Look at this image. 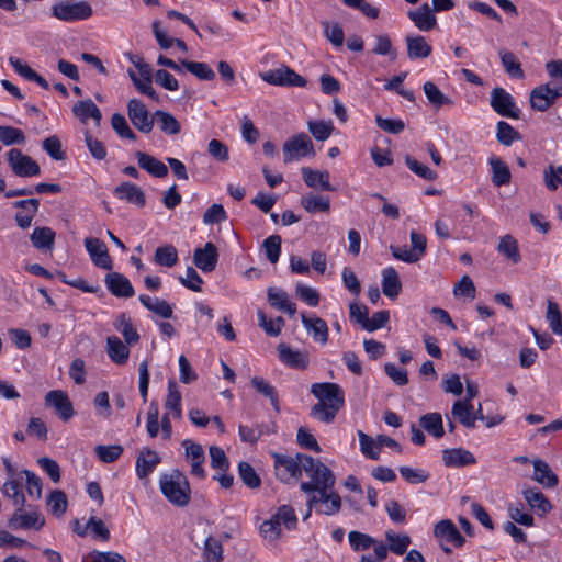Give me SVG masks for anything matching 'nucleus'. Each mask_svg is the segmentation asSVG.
<instances>
[{"label": "nucleus", "instance_id": "15", "mask_svg": "<svg viewBox=\"0 0 562 562\" xmlns=\"http://www.w3.org/2000/svg\"><path fill=\"white\" fill-rule=\"evenodd\" d=\"M182 446L186 449L187 459L191 461V474L203 480L205 477L203 468L205 456L202 446L189 439H186Z\"/></svg>", "mask_w": 562, "mask_h": 562}, {"label": "nucleus", "instance_id": "6", "mask_svg": "<svg viewBox=\"0 0 562 562\" xmlns=\"http://www.w3.org/2000/svg\"><path fill=\"white\" fill-rule=\"evenodd\" d=\"M262 79L273 86L305 87L307 81L288 66L270 70L262 75Z\"/></svg>", "mask_w": 562, "mask_h": 562}, {"label": "nucleus", "instance_id": "25", "mask_svg": "<svg viewBox=\"0 0 562 562\" xmlns=\"http://www.w3.org/2000/svg\"><path fill=\"white\" fill-rule=\"evenodd\" d=\"M114 194L120 200H125L138 207H143L146 203L145 193L134 183L123 182L114 189Z\"/></svg>", "mask_w": 562, "mask_h": 562}, {"label": "nucleus", "instance_id": "49", "mask_svg": "<svg viewBox=\"0 0 562 562\" xmlns=\"http://www.w3.org/2000/svg\"><path fill=\"white\" fill-rule=\"evenodd\" d=\"M181 65L192 75H194L200 80H213L215 78V72L213 69L206 64L201 61H190V60H181Z\"/></svg>", "mask_w": 562, "mask_h": 562}, {"label": "nucleus", "instance_id": "14", "mask_svg": "<svg viewBox=\"0 0 562 562\" xmlns=\"http://www.w3.org/2000/svg\"><path fill=\"white\" fill-rule=\"evenodd\" d=\"M85 247H86V250L88 251L92 262L97 267L105 269V270L112 269V267H113L112 259L109 255L105 244L102 240H100L98 238H92V237L86 238Z\"/></svg>", "mask_w": 562, "mask_h": 562}, {"label": "nucleus", "instance_id": "27", "mask_svg": "<svg viewBox=\"0 0 562 562\" xmlns=\"http://www.w3.org/2000/svg\"><path fill=\"white\" fill-rule=\"evenodd\" d=\"M268 302L269 304L282 312H285L290 315H294L296 313L295 303L290 301L288 293L279 288H269L267 291Z\"/></svg>", "mask_w": 562, "mask_h": 562}, {"label": "nucleus", "instance_id": "2", "mask_svg": "<svg viewBox=\"0 0 562 562\" xmlns=\"http://www.w3.org/2000/svg\"><path fill=\"white\" fill-rule=\"evenodd\" d=\"M299 461H301V471L304 470L310 482L301 483V490L304 493H315L317 487H334L335 475L331 470L319 460H316L307 454L297 453Z\"/></svg>", "mask_w": 562, "mask_h": 562}, {"label": "nucleus", "instance_id": "56", "mask_svg": "<svg viewBox=\"0 0 562 562\" xmlns=\"http://www.w3.org/2000/svg\"><path fill=\"white\" fill-rule=\"evenodd\" d=\"M251 385L257 390V392L269 397L271 401V405L274 407L276 411H279L278 393L277 390L270 383L265 381L262 378L254 376L251 379Z\"/></svg>", "mask_w": 562, "mask_h": 562}, {"label": "nucleus", "instance_id": "10", "mask_svg": "<svg viewBox=\"0 0 562 562\" xmlns=\"http://www.w3.org/2000/svg\"><path fill=\"white\" fill-rule=\"evenodd\" d=\"M127 114L132 124L142 133H149L154 126V115L150 116L146 105L138 99H131L127 103Z\"/></svg>", "mask_w": 562, "mask_h": 562}, {"label": "nucleus", "instance_id": "29", "mask_svg": "<svg viewBox=\"0 0 562 562\" xmlns=\"http://www.w3.org/2000/svg\"><path fill=\"white\" fill-rule=\"evenodd\" d=\"M407 56L409 59L427 58L431 55L432 48L422 35L406 36Z\"/></svg>", "mask_w": 562, "mask_h": 562}, {"label": "nucleus", "instance_id": "50", "mask_svg": "<svg viewBox=\"0 0 562 562\" xmlns=\"http://www.w3.org/2000/svg\"><path fill=\"white\" fill-rule=\"evenodd\" d=\"M340 408L342 407L335 406L333 404L325 405L317 403L311 408V416L323 423L329 424L335 419Z\"/></svg>", "mask_w": 562, "mask_h": 562}, {"label": "nucleus", "instance_id": "8", "mask_svg": "<svg viewBox=\"0 0 562 562\" xmlns=\"http://www.w3.org/2000/svg\"><path fill=\"white\" fill-rule=\"evenodd\" d=\"M311 393L318 400L319 404H333L341 407L345 405L344 391L336 383H314L311 386Z\"/></svg>", "mask_w": 562, "mask_h": 562}, {"label": "nucleus", "instance_id": "42", "mask_svg": "<svg viewBox=\"0 0 562 562\" xmlns=\"http://www.w3.org/2000/svg\"><path fill=\"white\" fill-rule=\"evenodd\" d=\"M488 162L492 167V181L496 187L508 184L510 171L507 165L498 157H491Z\"/></svg>", "mask_w": 562, "mask_h": 562}, {"label": "nucleus", "instance_id": "40", "mask_svg": "<svg viewBox=\"0 0 562 562\" xmlns=\"http://www.w3.org/2000/svg\"><path fill=\"white\" fill-rule=\"evenodd\" d=\"M497 251L514 263L521 260L518 243L512 235H505L499 238Z\"/></svg>", "mask_w": 562, "mask_h": 562}, {"label": "nucleus", "instance_id": "52", "mask_svg": "<svg viewBox=\"0 0 562 562\" xmlns=\"http://www.w3.org/2000/svg\"><path fill=\"white\" fill-rule=\"evenodd\" d=\"M333 487H317L315 493H306L308 495L307 498V513L304 516V519H307L311 515L312 507H317L326 501H329L330 495H338L337 493L331 492Z\"/></svg>", "mask_w": 562, "mask_h": 562}, {"label": "nucleus", "instance_id": "57", "mask_svg": "<svg viewBox=\"0 0 562 562\" xmlns=\"http://www.w3.org/2000/svg\"><path fill=\"white\" fill-rule=\"evenodd\" d=\"M307 127L313 137L317 140H326L334 131L331 121H310Z\"/></svg>", "mask_w": 562, "mask_h": 562}, {"label": "nucleus", "instance_id": "39", "mask_svg": "<svg viewBox=\"0 0 562 562\" xmlns=\"http://www.w3.org/2000/svg\"><path fill=\"white\" fill-rule=\"evenodd\" d=\"M535 475L533 479L547 486L554 487L558 484V476L551 471L550 467L542 460L537 459L533 461Z\"/></svg>", "mask_w": 562, "mask_h": 562}, {"label": "nucleus", "instance_id": "46", "mask_svg": "<svg viewBox=\"0 0 562 562\" xmlns=\"http://www.w3.org/2000/svg\"><path fill=\"white\" fill-rule=\"evenodd\" d=\"M154 261L161 267L171 268L178 262V250L172 245L158 247L154 255Z\"/></svg>", "mask_w": 562, "mask_h": 562}, {"label": "nucleus", "instance_id": "1", "mask_svg": "<svg viewBox=\"0 0 562 562\" xmlns=\"http://www.w3.org/2000/svg\"><path fill=\"white\" fill-rule=\"evenodd\" d=\"M162 495L177 507H184L191 501V488L186 475L178 469L162 473L159 479Z\"/></svg>", "mask_w": 562, "mask_h": 562}, {"label": "nucleus", "instance_id": "63", "mask_svg": "<svg viewBox=\"0 0 562 562\" xmlns=\"http://www.w3.org/2000/svg\"><path fill=\"white\" fill-rule=\"evenodd\" d=\"M204 555L207 562H221L223 560V546L213 538L209 537L204 544Z\"/></svg>", "mask_w": 562, "mask_h": 562}, {"label": "nucleus", "instance_id": "48", "mask_svg": "<svg viewBox=\"0 0 562 562\" xmlns=\"http://www.w3.org/2000/svg\"><path fill=\"white\" fill-rule=\"evenodd\" d=\"M423 89L426 98L435 108L453 104L452 100L446 97L434 82H425Z\"/></svg>", "mask_w": 562, "mask_h": 562}, {"label": "nucleus", "instance_id": "44", "mask_svg": "<svg viewBox=\"0 0 562 562\" xmlns=\"http://www.w3.org/2000/svg\"><path fill=\"white\" fill-rule=\"evenodd\" d=\"M420 426L435 438H441L445 434L442 417L439 413H428L419 418Z\"/></svg>", "mask_w": 562, "mask_h": 562}, {"label": "nucleus", "instance_id": "21", "mask_svg": "<svg viewBox=\"0 0 562 562\" xmlns=\"http://www.w3.org/2000/svg\"><path fill=\"white\" fill-rule=\"evenodd\" d=\"M442 461L446 467L462 468L474 464L476 459L469 450L462 448H453L442 451Z\"/></svg>", "mask_w": 562, "mask_h": 562}, {"label": "nucleus", "instance_id": "55", "mask_svg": "<svg viewBox=\"0 0 562 562\" xmlns=\"http://www.w3.org/2000/svg\"><path fill=\"white\" fill-rule=\"evenodd\" d=\"M0 142L5 146L24 144L25 135L20 128L0 125Z\"/></svg>", "mask_w": 562, "mask_h": 562}, {"label": "nucleus", "instance_id": "5", "mask_svg": "<svg viewBox=\"0 0 562 562\" xmlns=\"http://www.w3.org/2000/svg\"><path fill=\"white\" fill-rule=\"evenodd\" d=\"M8 162L12 171L19 177H33L41 173L40 165L18 148L8 151Z\"/></svg>", "mask_w": 562, "mask_h": 562}, {"label": "nucleus", "instance_id": "51", "mask_svg": "<svg viewBox=\"0 0 562 562\" xmlns=\"http://www.w3.org/2000/svg\"><path fill=\"white\" fill-rule=\"evenodd\" d=\"M47 506L53 515L57 517L61 516L68 506L65 492L60 490L53 491L47 498Z\"/></svg>", "mask_w": 562, "mask_h": 562}, {"label": "nucleus", "instance_id": "53", "mask_svg": "<svg viewBox=\"0 0 562 562\" xmlns=\"http://www.w3.org/2000/svg\"><path fill=\"white\" fill-rule=\"evenodd\" d=\"M259 326L263 328L267 335L277 337L281 333V328L284 326V319L278 316L276 319H268L266 314L259 310L257 313Z\"/></svg>", "mask_w": 562, "mask_h": 562}, {"label": "nucleus", "instance_id": "4", "mask_svg": "<svg viewBox=\"0 0 562 562\" xmlns=\"http://www.w3.org/2000/svg\"><path fill=\"white\" fill-rule=\"evenodd\" d=\"M52 13L58 20L71 22L87 20L92 15L93 11L91 5L86 1H60L53 5Z\"/></svg>", "mask_w": 562, "mask_h": 562}, {"label": "nucleus", "instance_id": "58", "mask_svg": "<svg viewBox=\"0 0 562 562\" xmlns=\"http://www.w3.org/2000/svg\"><path fill=\"white\" fill-rule=\"evenodd\" d=\"M546 318L555 334H562V315L559 305L552 301H547Z\"/></svg>", "mask_w": 562, "mask_h": 562}, {"label": "nucleus", "instance_id": "45", "mask_svg": "<svg viewBox=\"0 0 562 562\" xmlns=\"http://www.w3.org/2000/svg\"><path fill=\"white\" fill-rule=\"evenodd\" d=\"M499 58L502 61L503 67L505 68L506 72L513 77V78H524L525 74L521 68V64L517 59L514 53L501 49L498 52Z\"/></svg>", "mask_w": 562, "mask_h": 562}, {"label": "nucleus", "instance_id": "19", "mask_svg": "<svg viewBox=\"0 0 562 562\" xmlns=\"http://www.w3.org/2000/svg\"><path fill=\"white\" fill-rule=\"evenodd\" d=\"M434 536L440 540L452 543L454 547H462L465 542L464 537L457 529L450 519H442L435 525Z\"/></svg>", "mask_w": 562, "mask_h": 562}, {"label": "nucleus", "instance_id": "12", "mask_svg": "<svg viewBox=\"0 0 562 562\" xmlns=\"http://www.w3.org/2000/svg\"><path fill=\"white\" fill-rule=\"evenodd\" d=\"M44 524L45 518L38 510L24 512L23 507H16V510L9 520V526L12 529L40 530Z\"/></svg>", "mask_w": 562, "mask_h": 562}, {"label": "nucleus", "instance_id": "23", "mask_svg": "<svg viewBox=\"0 0 562 562\" xmlns=\"http://www.w3.org/2000/svg\"><path fill=\"white\" fill-rule=\"evenodd\" d=\"M408 18L414 22L415 26L420 31L428 32L437 24L436 15L428 3H424L416 10L408 11Z\"/></svg>", "mask_w": 562, "mask_h": 562}, {"label": "nucleus", "instance_id": "30", "mask_svg": "<svg viewBox=\"0 0 562 562\" xmlns=\"http://www.w3.org/2000/svg\"><path fill=\"white\" fill-rule=\"evenodd\" d=\"M382 291L391 300L396 299L402 291L400 276L393 267L382 271Z\"/></svg>", "mask_w": 562, "mask_h": 562}, {"label": "nucleus", "instance_id": "61", "mask_svg": "<svg viewBox=\"0 0 562 562\" xmlns=\"http://www.w3.org/2000/svg\"><path fill=\"white\" fill-rule=\"evenodd\" d=\"M350 547L355 551H364L375 544V539L367 533L360 531H350L348 533Z\"/></svg>", "mask_w": 562, "mask_h": 562}, {"label": "nucleus", "instance_id": "38", "mask_svg": "<svg viewBox=\"0 0 562 562\" xmlns=\"http://www.w3.org/2000/svg\"><path fill=\"white\" fill-rule=\"evenodd\" d=\"M22 481L23 476L19 474L18 479H8V481L3 484L2 491L4 495L12 499L15 507H24L25 505V496L21 488Z\"/></svg>", "mask_w": 562, "mask_h": 562}, {"label": "nucleus", "instance_id": "64", "mask_svg": "<svg viewBox=\"0 0 562 562\" xmlns=\"http://www.w3.org/2000/svg\"><path fill=\"white\" fill-rule=\"evenodd\" d=\"M111 125H112L113 130L119 134L120 137L127 138L131 140L136 139L135 133L131 130V127L127 124L126 119L122 114H120V113L113 114L112 119H111Z\"/></svg>", "mask_w": 562, "mask_h": 562}, {"label": "nucleus", "instance_id": "13", "mask_svg": "<svg viewBox=\"0 0 562 562\" xmlns=\"http://www.w3.org/2000/svg\"><path fill=\"white\" fill-rule=\"evenodd\" d=\"M45 404L46 406L54 407L56 414L63 422H68L75 415L72 403L65 391H49L45 395Z\"/></svg>", "mask_w": 562, "mask_h": 562}, {"label": "nucleus", "instance_id": "24", "mask_svg": "<svg viewBox=\"0 0 562 562\" xmlns=\"http://www.w3.org/2000/svg\"><path fill=\"white\" fill-rule=\"evenodd\" d=\"M303 180L310 188L321 189L324 191H334L335 188L330 184V175L327 170H313L310 167H303L301 169Z\"/></svg>", "mask_w": 562, "mask_h": 562}, {"label": "nucleus", "instance_id": "36", "mask_svg": "<svg viewBox=\"0 0 562 562\" xmlns=\"http://www.w3.org/2000/svg\"><path fill=\"white\" fill-rule=\"evenodd\" d=\"M154 119L160 131L166 135H177L181 132V124L179 121L167 111L157 110L154 113Z\"/></svg>", "mask_w": 562, "mask_h": 562}, {"label": "nucleus", "instance_id": "60", "mask_svg": "<svg viewBox=\"0 0 562 562\" xmlns=\"http://www.w3.org/2000/svg\"><path fill=\"white\" fill-rule=\"evenodd\" d=\"M405 162L411 171L425 180L434 181L438 177L436 171L431 170L428 166L423 165L411 156L405 157Z\"/></svg>", "mask_w": 562, "mask_h": 562}, {"label": "nucleus", "instance_id": "7", "mask_svg": "<svg viewBox=\"0 0 562 562\" xmlns=\"http://www.w3.org/2000/svg\"><path fill=\"white\" fill-rule=\"evenodd\" d=\"M491 106L502 116L519 119L520 110L516 106L514 98L503 88L497 87L492 90Z\"/></svg>", "mask_w": 562, "mask_h": 562}, {"label": "nucleus", "instance_id": "16", "mask_svg": "<svg viewBox=\"0 0 562 562\" xmlns=\"http://www.w3.org/2000/svg\"><path fill=\"white\" fill-rule=\"evenodd\" d=\"M106 289L116 297H132L135 294L131 281L120 272H110L105 276Z\"/></svg>", "mask_w": 562, "mask_h": 562}, {"label": "nucleus", "instance_id": "32", "mask_svg": "<svg viewBox=\"0 0 562 562\" xmlns=\"http://www.w3.org/2000/svg\"><path fill=\"white\" fill-rule=\"evenodd\" d=\"M524 498L539 515H546L552 509L550 501L537 488H527L522 492Z\"/></svg>", "mask_w": 562, "mask_h": 562}, {"label": "nucleus", "instance_id": "18", "mask_svg": "<svg viewBox=\"0 0 562 562\" xmlns=\"http://www.w3.org/2000/svg\"><path fill=\"white\" fill-rule=\"evenodd\" d=\"M194 265L203 272H211L218 261L217 248L213 243H206L203 248H196L193 254Z\"/></svg>", "mask_w": 562, "mask_h": 562}, {"label": "nucleus", "instance_id": "43", "mask_svg": "<svg viewBox=\"0 0 562 562\" xmlns=\"http://www.w3.org/2000/svg\"><path fill=\"white\" fill-rule=\"evenodd\" d=\"M114 327L116 328L117 331L122 334L126 344L133 345L138 341L139 335L137 334L136 328L132 324L131 318L125 313L119 315L114 324Z\"/></svg>", "mask_w": 562, "mask_h": 562}, {"label": "nucleus", "instance_id": "17", "mask_svg": "<svg viewBox=\"0 0 562 562\" xmlns=\"http://www.w3.org/2000/svg\"><path fill=\"white\" fill-rule=\"evenodd\" d=\"M277 349L279 359L285 366L296 370H304L307 368L310 358L306 351L293 350L286 344H280Z\"/></svg>", "mask_w": 562, "mask_h": 562}, {"label": "nucleus", "instance_id": "54", "mask_svg": "<svg viewBox=\"0 0 562 562\" xmlns=\"http://www.w3.org/2000/svg\"><path fill=\"white\" fill-rule=\"evenodd\" d=\"M496 138L502 145L510 146L515 140H519L521 137L512 125L505 121H499L497 123Z\"/></svg>", "mask_w": 562, "mask_h": 562}, {"label": "nucleus", "instance_id": "28", "mask_svg": "<svg viewBox=\"0 0 562 562\" xmlns=\"http://www.w3.org/2000/svg\"><path fill=\"white\" fill-rule=\"evenodd\" d=\"M160 463V457L151 449H145L136 460V474L139 479L147 477Z\"/></svg>", "mask_w": 562, "mask_h": 562}, {"label": "nucleus", "instance_id": "62", "mask_svg": "<svg viewBox=\"0 0 562 562\" xmlns=\"http://www.w3.org/2000/svg\"><path fill=\"white\" fill-rule=\"evenodd\" d=\"M238 472L240 479L249 488H258L261 485L259 475L248 462H240L238 464Z\"/></svg>", "mask_w": 562, "mask_h": 562}, {"label": "nucleus", "instance_id": "31", "mask_svg": "<svg viewBox=\"0 0 562 562\" xmlns=\"http://www.w3.org/2000/svg\"><path fill=\"white\" fill-rule=\"evenodd\" d=\"M72 113L82 123H87L89 119H92L95 122V124L99 125L102 119L100 109L90 99L78 101L72 106Z\"/></svg>", "mask_w": 562, "mask_h": 562}, {"label": "nucleus", "instance_id": "11", "mask_svg": "<svg viewBox=\"0 0 562 562\" xmlns=\"http://www.w3.org/2000/svg\"><path fill=\"white\" fill-rule=\"evenodd\" d=\"M561 95L562 88L552 89L549 85H540L530 92V105L536 111L544 112Z\"/></svg>", "mask_w": 562, "mask_h": 562}, {"label": "nucleus", "instance_id": "34", "mask_svg": "<svg viewBox=\"0 0 562 562\" xmlns=\"http://www.w3.org/2000/svg\"><path fill=\"white\" fill-rule=\"evenodd\" d=\"M139 302L150 312L154 314L164 317V318H171L173 315V311L171 305L159 297H151L146 294L139 295Z\"/></svg>", "mask_w": 562, "mask_h": 562}, {"label": "nucleus", "instance_id": "3", "mask_svg": "<svg viewBox=\"0 0 562 562\" xmlns=\"http://www.w3.org/2000/svg\"><path fill=\"white\" fill-rule=\"evenodd\" d=\"M283 161L285 164L300 160L304 157H314L315 149L312 139L306 133H299L283 144Z\"/></svg>", "mask_w": 562, "mask_h": 562}, {"label": "nucleus", "instance_id": "41", "mask_svg": "<svg viewBox=\"0 0 562 562\" xmlns=\"http://www.w3.org/2000/svg\"><path fill=\"white\" fill-rule=\"evenodd\" d=\"M385 539L389 549L396 555H403L412 543V539L406 533H395L393 530L385 531Z\"/></svg>", "mask_w": 562, "mask_h": 562}, {"label": "nucleus", "instance_id": "37", "mask_svg": "<svg viewBox=\"0 0 562 562\" xmlns=\"http://www.w3.org/2000/svg\"><path fill=\"white\" fill-rule=\"evenodd\" d=\"M165 408L167 409L166 414H171L175 418L181 417V393L173 380L168 382V394L165 402Z\"/></svg>", "mask_w": 562, "mask_h": 562}, {"label": "nucleus", "instance_id": "22", "mask_svg": "<svg viewBox=\"0 0 562 562\" xmlns=\"http://www.w3.org/2000/svg\"><path fill=\"white\" fill-rule=\"evenodd\" d=\"M453 418L463 425L465 428H474L477 420V414L469 398L457 401L451 409Z\"/></svg>", "mask_w": 562, "mask_h": 562}, {"label": "nucleus", "instance_id": "47", "mask_svg": "<svg viewBox=\"0 0 562 562\" xmlns=\"http://www.w3.org/2000/svg\"><path fill=\"white\" fill-rule=\"evenodd\" d=\"M301 204L308 213L327 212L330 207L329 199L319 194H307L303 196Z\"/></svg>", "mask_w": 562, "mask_h": 562}, {"label": "nucleus", "instance_id": "35", "mask_svg": "<svg viewBox=\"0 0 562 562\" xmlns=\"http://www.w3.org/2000/svg\"><path fill=\"white\" fill-rule=\"evenodd\" d=\"M55 232L47 226L35 227L31 234L32 245L40 250H52L55 244Z\"/></svg>", "mask_w": 562, "mask_h": 562}, {"label": "nucleus", "instance_id": "33", "mask_svg": "<svg viewBox=\"0 0 562 562\" xmlns=\"http://www.w3.org/2000/svg\"><path fill=\"white\" fill-rule=\"evenodd\" d=\"M106 351L110 359L116 364H124L130 357V349L116 336L106 338Z\"/></svg>", "mask_w": 562, "mask_h": 562}, {"label": "nucleus", "instance_id": "59", "mask_svg": "<svg viewBox=\"0 0 562 562\" xmlns=\"http://www.w3.org/2000/svg\"><path fill=\"white\" fill-rule=\"evenodd\" d=\"M360 450L369 459L378 460L380 458V447L370 436L363 431H358Z\"/></svg>", "mask_w": 562, "mask_h": 562}, {"label": "nucleus", "instance_id": "20", "mask_svg": "<svg viewBox=\"0 0 562 562\" xmlns=\"http://www.w3.org/2000/svg\"><path fill=\"white\" fill-rule=\"evenodd\" d=\"M301 321H302L304 328L306 329L308 335L312 336L314 341H316L321 345L327 344L329 330H328L327 323L323 318H321L318 316L308 317L305 314H302Z\"/></svg>", "mask_w": 562, "mask_h": 562}, {"label": "nucleus", "instance_id": "9", "mask_svg": "<svg viewBox=\"0 0 562 562\" xmlns=\"http://www.w3.org/2000/svg\"><path fill=\"white\" fill-rule=\"evenodd\" d=\"M274 471L276 476L284 483H289L293 479H297L301 475V461H299L297 454L295 458L273 453Z\"/></svg>", "mask_w": 562, "mask_h": 562}, {"label": "nucleus", "instance_id": "26", "mask_svg": "<svg viewBox=\"0 0 562 562\" xmlns=\"http://www.w3.org/2000/svg\"><path fill=\"white\" fill-rule=\"evenodd\" d=\"M135 157L137 158L138 166L149 175L157 178H165L168 175V167L154 156L136 151Z\"/></svg>", "mask_w": 562, "mask_h": 562}]
</instances>
